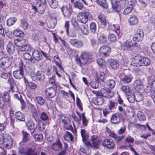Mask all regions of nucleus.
Masks as SVG:
<instances>
[{
  "instance_id": "nucleus-1",
  "label": "nucleus",
  "mask_w": 155,
  "mask_h": 155,
  "mask_svg": "<svg viewBox=\"0 0 155 155\" xmlns=\"http://www.w3.org/2000/svg\"><path fill=\"white\" fill-rule=\"evenodd\" d=\"M92 17V15L88 12H80L77 17L78 21L83 24H86L88 21V18Z\"/></svg>"
},
{
  "instance_id": "nucleus-2",
  "label": "nucleus",
  "mask_w": 155,
  "mask_h": 155,
  "mask_svg": "<svg viewBox=\"0 0 155 155\" xmlns=\"http://www.w3.org/2000/svg\"><path fill=\"white\" fill-rule=\"evenodd\" d=\"M71 22L75 29L79 31H81L85 35L88 34L87 29L84 25L79 24L75 18H72L71 20Z\"/></svg>"
},
{
  "instance_id": "nucleus-3",
  "label": "nucleus",
  "mask_w": 155,
  "mask_h": 155,
  "mask_svg": "<svg viewBox=\"0 0 155 155\" xmlns=\"http://www.w3.org/2000/svg\"><path fill=\"white\" fill-rule=\"evenodd\" d=\"M91 139L92 141V144L90 142L87 141L85 145L88 147L91 146V147H93L96 149L97 148L100 143L98 137L96 135H92L91 137Z\"/></svg>"
},
{
  "instance_id": "nucleus-4",
  "label": "nucleus",
  "mask_w": 155,
  "mask_h": 155,
  "mask_svg": "<svg viewBox=\"0 0 155 155\" xmlns=\"http://www.w3.org/2000/svg\"><path fill=\"white\" fill-rule=\"evenodd\" d=\"M110 51V48L106 45L102 46L100 48L99 50L100 55L103 57L108 56Z\"/></svg>"
},
{
  "instance_id": "nucleus-5",
  "label": "nucleus",
  "mask_w": 155,
  "mask_h": 155,
  "mask_svg": "<svg viewBox=\"0 0 155 155\" xmlns=\"http://www.w3.org/2000/svg\"><path fill=\"white\" fill-rule=\"evenodd\" d=\"M144 37V33L143 30L137 29L135 34L134 35L133 40L135 41H142Z\"/></svg>"
},
{
  "instance_id": "nucleus-6",
  "label": "nucleus",
  "mask_w": 155,
  "mask_h": 155,
  "mask_svg": "<svg viewBox=\"0 0 155 155\" xmlns=\"http://www.w3.org/2000/svg\"><path fill=\"white\" fill-rule=\"evenodd\" d=\"M81 56L83 64H86L88 62H90L93 61L92 56L86 52H82Z\"/></svg>"
},
{
  "instance_id": "nucleus-7",
  "label": "nucleus",
  "mask_w": 155,
  "mask_h": 155,
  "mask_svg": "<svg viewBox=\"0 0 155 155\" xmlns=\"http://www.w3.org/2000/svg\"><path fill=\"white\" fill-rule=\"evenodd\" d=\"M61 9L64 17L67 18H69L71 16L73 12V10L70 7L69 8L66 5L63 6Z\"/></svg>"
},
{
  "instance_id": "nucleus-8",
  "label": "nucleus",
  "mask_w": 155,
  "mask_h": 155,
  "mask_svg": "<svg viewBox=\"0 0 155 155\" xmlns=\"http://www.w3.org/2000/svg\"><path fill=\"white\" fill-rule=\"evenodd\" d=\"M11 64V59L8 57H3L0 59V66L3 67V68H8Z\"/></svg>"
},
{
  "instance_id": "nucleus-9",
  "label": "nucleus",
  "mask_w": 155,
  "mask_h": 155,
  "mask_svg": "<svg viewBox=\"0 0 155 155\" xmlns=\"http://www.w3.org/2000/svg\"><path fill=\"white\" fill-rule=\"evenodd\" d=\"M68 42L71 45L77 48H82L83 45L82 41L77 39H70Z\"/></svg>"
},
{
  "instance_id": "nucleus-10",
  "label": "nucleus",
  "mask_w": 155,
  "mask_h": 155,
  "mask_svg": "<svg viewBox=\"0 0 155 155\" xmlns=\"http://www.w3.org/2000/svg\"><path fill=\"white\" fill-rule=\"evenodd\" d=\"M50 87L45 89V93L48 98H52L55 96L56 94V88Z\"/></svg>"
},
{
  "instance_id": "nucleus-11",
  "label": "nucleus",
  "mask_w": 155,
  "mask_h": 155,
  "mask_svg": "<svg viewBox=\"0 0 155 155\" xmlns=\"http://www.w3.org/2000/svg\"><path fill=\"white\" fill-rule=\"evenodd\" d=\"M13 74L14 78L16 79H20L24 77V72L23 70L20 68L13 73Z\"/></svg>"
},
{
  "instance_id": "nucleus-12",
  "label": "nucleus",
  "mask_w": 155,
  "mask_h": 155,
  "mask_svg": "<svg viewBox=\"0 0 155 155\" xmlns=\"http://www.w3.org/2000/svg\"><path fill=\"white\" fill-rule=\"evenodd\" d=\"M12 142L13 140L11 137L8 136L5 138L2 144L6 148L9 149L12 145Z\"/></svg>"
},
{
  "instance_id": "nucleus-13",
  "label": "nucleus",
  "mask_w": 155,
  "mask_h": 155,
  "mask_svg": "<svg viewBox=\"0 0 155 155\" xmlns=\"http://www.w3.org/2000/svg\"><path fill=\"white\" fill-rule=\"evenodd\" d=\"M103 146L108 149H113L115 146L114 143L111 139H106L102 142Z\"/></svg>"
},
{
  "instance_id": "nucleus-14",
  "label": "nucleus",
  "mask_w": 155,
  "mask_h": 155,
  "mask_svg": "<svg viewBox=\"0 0 155 155\" xmlns=\"http://www.w3.org/2000/svg\"><path fill=\"white\" fill-rule=\"evenodd\" d=\"M151 62L149 59L147 58L142 56V59L137 63L135 66L136 67H140L142 66H147L150 64Z\"/></svg>"
},
{
  "instance_id": "nucleus-15",
  "label": "nucleus",
  "mask_w": 155,
  "mask_h": 155,
  "mask_svg": "<svg viewBox=\"0 0 155 155\" xmlns=\"http://www.w3.org/2000/svg\"><path fill=\"white\" fill-rule=\"evenodd\" d=\"M112 8L115 12L118 13L120 11L122 8L118 1L116 0H111Z\"/></svg>"
},
{
  "instance_id": "nucleus-16",
  "label": "nucleus",
  "mask_w": 155,
  "mask_h": 155,
  "mask_svg": "<svg viewBox=\"0 0 155 155\" xmlns=\"http://www.w3.org/2000/svg\"><path fill=\"white\" fill-rule=\"evenodd\" d=\"M132 55L134 57L133 62L134 63V66H135V65H136L137 63L141 60V59H142V56L137 52H133Z\"/></svg>"
},
{
  "instance_id": "nucleus-17",
  "label": "nucleus",
  "mask_w": 155,
  "mask_h": 155,
  "mask_svg": "<svg viewBox=\"0 0 155 155\" xmlns=\"http://www.w3.org/2000/svg\"><path fill=\"white\" fill-rule=\"evenodd\" d=\"M62 145L60 140H58L53 143L51 146V149L55 151L60 150L62 148Z\"/></svg>"
},
{
  "instance_id": "nucleus-18",
  "label": "nucleus",
  "mask_w": 155,
  "mask_h": 155,
  "mask_svg": "<svg viewBox=\"0 0 155 155\" xmlns=\"http://www.w3.org/2000/svg\"><path fill=\"white\" fill-rule=\"evenodd\" d=\"M97 97L94 98L92 101V103L97 105H101L104 103L105 100L103 97L101 96H97Z\"/></svg>"
},
{
  "instance_id": "nucleus-19",
  "label": "nucleus",
  "mask_w": 155,
  "mask_h": 155,
  "mask_svg": "<svg viewBox=\"0 0 155 155\" xmlns=\"http://www.w3.org/2000/svg\"><path fill=\"white\" fill-rule=\"evenodd\" d=\"M120 117L118 114L115 113L111 116L110 122L114 124H118L120 122Z\"/></svg>"
},
{
  "instance_id": "nucleus-20",
  "label": "nucleus",
  "mask_w": 155,
  "mask_h": 155,
  "mask_svg": "<svg viewBox=\"0 0 155 155\" xmlns=\"http://www.w3.org/2000/svg\"><path fill=\"white\" fill-rule=\"evenodd\" d=\"M108 62L110 66L114 69H117L119 67V62L116 60H109Z\"/></svg>"
},
{
  "instance_id": "nucleus-21",
  "label": "nucleus",
  "mask_w": 155,
  "mask_h": 155,
  "mask_svg": "<svg viewBox=\"0 0 155 155\" xmlns=\"http://www.w3.org/2000/svg\"><path fill=\"white\" fill-rule=\"evenodd\" d=\"M33 98L35 103L40 106L43 105L45 103V101L43 98L41 96H37L35 97V98L32 97L31 98V100H32V98Z\"/></svg>"
},
{
  "instance_id": "nucleus-22",
  "label": "nucleus",
  "mask_w": 155,
  "mask_h": 155,
  "mask_svg": "<svg viewBox=\"0 0 155 155\" xmlns=\"http://www.w3.org/2000/svg\"><path fill=\"white\" fill-rule=\"evenodd\" d=\"M32 56L34 59L37 61H40L42 58L40 52L37 50H35L32 53Z\"/></svg>"
},
{
  "instance_id": "nucleus-23",
  "label": "nucleus",
  "mask_w": 155,
  "mask_h": 155,
  "mask_svg": "<svg viewBox=\"0 0 155 155\" xmlns=\"http://www.w3.org/2000/svg\"><path fill=\"white\" fill-rule=\"evenodd\" d=\"M99 21L100 22L102 27L104 28L106 26L107 21L105 16L103 14H100L98 16Z\"/></svg>"
},
{
  "instance_id": "nucleus-24",
  "label": "nucleus",
  "mask_w": 155,
  "mask_h": 155,
  "mask_svg": "<svg viewBox=\"0 0 155 155\" xmlns=\"http://www.w3.org/2000/svg\"><path fill=\"white\" fill-rule=\"evenodd\" d=\"M128 21L130 25H135L137 23L138 19L136 16L133 15L130 16Z\"/></svg>"
},
{
  "instance_id": "nucleus-25",
  "label": "nucleus",
  "mask_w": 155,
  "mask_h": 155,
  "mask_svg": "<svg viewBox=\"0 0 155 155\" xmlns=\"http://www.w3.org/2000/svg\"><path fill=\"white\" fill-rule=\"evenodd\" d=\"M7 50L10 54H13L15 51V47L14 44L11 41H9L7 46Z\"/></svg>"
},
{
  "instance_id": "nucleus-26",
  "label": "nucleus",
  "mask_w": 155,
  "mask_h": 155,
  "mask_svg": "<svg viewBox=\"0 0 155 155\" xmlns=\"http://www.w3.org/2000/svg\"><path fill=\"white\" fill-rule=\"evenodd\" d=\"M134 87L135 89H141L143 88V82L140 80H137L134 83Z\"/></svg>"
},
{
  "instance_id": "nucleus-27",
  "label": "nucleus",
  "mask_w": 155,
  "mask_h": 155,
  "mask_svg": "<svg viewBox=\"0 0 155 155\" xmlns=\"http://www.w3.org/2000/svg\"><path fill=\"white\" fill-rule=\"evenodd\" d=\"M81 133L82 137V140L85 144L87 142V140L88 137V134L87 131L84 129L81 130Z\"/></svg>"
},
{
  "instance_id": "nucleus-28",
  "label": "nucleus",
  "mask_w": 155,
  "mask_h": 155,
  "mask_svg": "<svg viewBox=\"0 0 155 155\" xmlns=\"http://www.w3.org/2000/svg\"><path fill=\"white\" fill-rule=\"evenodd\" d=\"M106 84L109 90L112 89L115 87V82L113 79H109L107 81Z\"/></svg>"
},
{
  "instance_id": "nucleus-29",
  "label": "nucleus",
  "mask_w": 155,
  "mask_h": 155,
  "mask_svg": "<svg viewBox=\"0 0 155 155\" xmlns=\"http://www.w3.org/2000/svg\"><path fill=\"white\" fill-rule=\"evenodd\" d=\"M15 118L21 121L25 120V116L24 114L20 111H18L15 114Z\"/></svg>"
},
{
  "instance_id": "nucleus-30",
  "label": "nucleus",
  "mask_w": 155,
  "mask_h": 155,
  "mask_svg": "<svg viewBox=\"0 0 155 155\" xmlns=\"http://www.w3.org/2000/svg\"><path fill=\"white\" fill-rule=\"evenodd\" d=\"M22 141L24 142H27L30 139V134L27 133L26 131L23 130L22 131Z\"/></svg>"
},
{
  "instance_id": "nucleus-31",
  "label": "nucleus",
  "mask_w": 155,
  "mask_h": 155,
  "mask_svg": "<svg viewBox=\"0 0 155 155\" xmlns=\"http://www.w3.org/2000/svg\"><path fill=\"white\" fill-rule=\"evenodd\" d=\"M25 124L28 129L30 130H33L34 129L35 124L32 120H27L25 122Z\"/></svg>"
},
{
  "instance_id": "nucleus-32",
  "label": "nucleus",
  "mask_w": 155,
  "mask_h": 155,
  "mask_svg": "<svg viewBox=\"0 0 155 155\" xmlns=\"http://www.w3.org/2000/svg\"><path fill=\"white\" fill-rule=\"evenodd\" d=\"M81 120H82V125L81 128L86 127L88 123V120L85 116L84 113H82V117L80 119V121Z\"/></svg>"
},
{
  "instance_id": "nucleus-33",
  "label": "nucleus",
  "mask_w": 155,
  "mask_h": 155,
  "mask_svg": "<svg viewBox=\"0 0 155 155\" xmlns=\"http://www.w3.org/2000/svg\"><path fill=\"white\" fill-rule=\"evenodd\" d=\"M26 41L25 39H22L21 40L17 39L15 40L14 42L15 45L17 47L21 48L25 44Z\"/></svg>"
},
{
  "instance_id": "nucleus-34",
  "label": "nucleus",
  "mask_w": 155,
  "mask_h": 155,
  "mask_svg": "<svg viewBox=\"0 0 155 155\" xmlns=\"http://www.w3.org/2000/svg\"><path fill=\"white\" fill-rule=\"evenodd\" d=\"M121 89L122 91L124 92L127 95L131 94L132 91L128 86H123Z\"/></svg>"
},
{
  "instance_id": "nucleus-35",
  "label": "nucleus",
  "mask_w": 155,
  "mask_h": 155,
  "mask_svg": "<svg viewBox=\"0 0 155 155\" xmlns=\"http://www.w3.org/2000/svg\"><path fill=\"white\" fill-rule=\"evenodd\" d=\"M64 139L67 141H72L74 140V137L72 134L69 132L66 131L64 136Z\"/></svg>"
},
{
  "instance_id": "nucleus-36",
  "label": "nucleus",
  "mask_w": 155,
  "mask_h": 155,
  "mask_svg": "<svg viewBox=\"0 0 155 155\" xmlns=\"http://www.w3.org/2000/svg\"><path fill=\"white\" fill-rule=\"evenodd\" d=\"M133 8V5L131 4L127 5L124 10L123 14L126 15L130 13L132 11Z\"/></svg>"
},
{
  "instance_id": "nucleus-37",
  "label": "nucleus",
  "mask_w": 155,
  "mask_h": 155,
  "mask_svg": "<svg viewBox=\"0 0 155 155\" xmlns=\"http://www.w3.org/2000/svg\"><path fill=\"white\" fill-rule=\"evenodd\" d=\"M97 3L104 8H107L108 5L107 2L105 0H96Z\"/></svg>"
},
{
  "instance_id": "nucleus-38",
  "label": "nucleus",
  "mask_w": 155,
  "mask_h": 155,
  "mask_svg": "<svg viewBox=\"0 0 155 155\" xmlns=\"http://www.w3.org/2000/svg\"><path fill=\"white\" fill-rule=\"evenodd\" d=\"M8 83L10 84V90L12 92H14V86L15 83L14 81V79L12 77L9 78L8 80Z\"/></svg>"
},
{
  "instance_id": "nucleus-39",
  "label": "nucleus",
  "mask_w": 155,
  "mask_h": 155,
  "mask_svg": "<svg viewBox=\"0 0 155 155\" xmlns=\"http://www.w3.org/2000/svg\"><path fill=\"white\" fill-rule=\"evenodd\" d=\"M134 95L135 100L137 102H140L143 99V95L140 92H137L135 93Z\"/></svg>"
},
{
  "instance_id": "nucleus-40",
  "label": "nucleus",
  "mask_w": 155,
  "mask_h": 155,
  "mask_svg": "<svg viewBox=\"0 0 155 155\" xmlns=\"http://www.w3.org/2000/svg\"><path fill=\"white\" fill-rule=\"evenodd\" d=\"M133 78L130 75L125 76L122 80V82L125 84L129 83L131 81Z\"/></svg>"
},
{
  "instance_id": "nucleus-41",
  "label": "nucleus",
  "mask_w": 155,
  "mask_h": 155,
  "mask_svg": "<svg viewBox=\"0 0 155 155\" xmlns=\"http://www.w3.org/2000/svg\"><path fill=\"white\" fill-rule=\"evenodd\" d=\"M17 20L15 17L10 18L7 21V25L8 26H10L13 25Z\"/></svg>"
},
{
  "instance_id": "nucleus-42",
  "label": "nucleus",
  "mask_w": 155,
  "mask_h": 155,
  "mask_svg": "<svg viewBox=\"0 0 155 155\" xmlns=\"http://www.w3.org/2000/svg\"><path fill=\"white\" fill-rule=\"evenodd\" d=\"M137 115L138 118L140 121H143L146 120V117L143 112L141 111H139Z\"/></svg>"
},
{
  "instance_id": "nucleus-43",
  "label": "nucleus",
  "mask_w": 155,
  "mask_h": 155,
  "mask_svg": "<svg viewBox=\"0 0 155 155\" xmlns=\"http://www.w3.org/2000/svg\"><path fill=\"white\" fill-rule=\"evenodd\" d=\"M50 6L52 8H56L58 5V3L55 0H48Z\"/></svg>"
},
{
  "instance_id": "nucleus-44",
  "label": "nucleus",
  "mask_w": 155,
  "mask_h": 155,
  "mask_svg": "<svg viewBox=\"0 0 155 155\" xmlns=\"http://www.w3.org/2000/svg\"><path fill=\"white\" fill-rule=\"evenodd\" d=\"M107 91L104 88H102L101 89L99 92L96 93L97 96H101L105 98L106 94H107Z\"/></svg>"
},
{
  "instance_id": "nucleus-45",
  "label": "nucleus",
  "mask_w": 155,
  "mask_h": 155,
  "mask_svg": "<svg viewBox=\"0 0 155 155\" xmlns=\"http://www.w3.org/2000/svg\"><path fill=\"white\" fill-rule=\"evenodd\" d=\"M13 34L14 36L17 37H23L24 35L22 31L17 29L15 30Z\"/></svg>"
},
{
  "instance_id": "nucleus-46",
  "label": "nucleus",
  "mask_w": 155,
  "mask_h": 155,
  "mask_svg": "<svg viewBox=\"0 0 155 155\" xmlns=\"http://www.w3.org/2000/svg\"><path fill=\"white\" fill-rule=\"evenodd\" d=\"M118 1L122 8L129 5V2L128 0H120Z\"/></svg>"
},
{
  "instance_id": "nucleus-47",
  "label": "nucleus",
  "mask_w": 155,
  "mask_h": 155,
  "mask_svg": "<svg viewBox=\"0 0 155 155\" xmlns=\"http://www.w3.org/2000/svg\"><path fill=\"white\" fill-rule=\"evenodd\" d=\"M124 137V135L121 136H117L116 134L113 138L114 139L115 142L117 143H120Z\"/></svg>"
},
{
  "instance_id": "nucleus-48",
  "label": "nucleus",
  "mask_w": 155,
  "mask_h": 155,
  "mask_svg": "<svg viewBox=\"0 0 155 155\" xmlns=\"http://www.w3.org/2000/svg\"><path fill=\"white\" fill-rule=\"evenodd\" d=\"M36 80H38L41 81L43 80L44 78V74L41 73L40 71H38L36 74Z\"/></svg>"
},
{
  "instance_id": "nucleus-49",
  "label": "nucleus",
  "mask_w": 155,
  "mask_h": 155,
  "mask_svg": "<svg viewBox=\"0 0 155 155\" xmlns=\"http://www.w3.org/2000/svg\"><path fill=\"white\" fill-rule=\"evenodd\" d=\"M135 41L130 40H127L126 42V46L127 48L131 47L133 46H134L135 45Z\"/></svg>"
},
{
  "instance_id": "nucleus-50",
  "label": "nucleus",
  "mask_w": 155,
  "mask_h": 155,
  "mask_svg": "<svg viewBox=\"0 0 155 155\" xmlns=\"http://www.w3.org/2000/svg\"><path fill=\"white\" fill-rule=\"evenodd\" d=\"M98 40L100 43L104 44L107 41V38L104 34H103L99 37Z\"/></svg>"
},
{
  "instance_id": "nucleus-51",
  "label": "nucleus",
  "mask_w": 155,
  "mask_h": 155,
  "mask_svg": "<svg viewBox=\"0 0 155 155\" xmlns=\"http://www.w3.org/2000/svg\"><path fill=\"white\" fill-rule=\"evenodd\" d=\"M117 104V103H115L111 100H109L108 104V107L109 110H111L115 108V105Z\"/></svg>"
},
{
  "instance_id": "nucleus-52",
  "label": "nucleus",
  "mask_w": 155,
  "mask_h": 155,
  "mask_svg": "<svg viewBox=\"0 0 155 155\" xmlns=\"http://www.w3.org/2000/svg\"><path fill=\"white\" fill-rule=\"evenodd\" d=\"M90 27L91 31L93 33L96 32L97 27L96 23L94 22H91L90 25Z\"/></svg>"
},
{
  "instance_id": "nucleus-53",
  "label": "nucleus",
  "mask_w": 155,
  "mask_h": 155,
  "mask_svg": "<svg viewBox=\"0 0 155 155\" xmlns=\"http://www.w3.org/2000/svg\"><path fill=\"white\" fill-rule=\"evenodd\" d=\"M69 22L68 21H65L64 25V28L66 32L67 33V35L68 36H70L71 35H70L69 29Z\"/></svg>"
},
{
  "instance_id": "nucleus-54",
  "label": "nucleus",
  "mask_w": 155,
  "mask_h": 155,
  "mask_svg": "<svg viewBox=\"0 0 155 155\" xmlns=\"http://www.w3.org/2000/svg\"><path fill=\"white\" fill-rule=\"evenodd\" d=\"M23 56L25 59L32 62L33 59L31 55L29 53L26 52L23 53Z\"/></svg>"
},
{
  "instance_id": "nucleus-55",
  "label": "nucleus",
  "mask_w": 155,
  "mask_h": 155,
  "mask_svg": "<svg viewBox=\"0 0 155 155\" xmlns=\"http://www.w3.org/2000/svg\"><path fill=\"white\" fill-rule=\"evenodd\" d=\"M26 148L23 146H20L18 148V153L21 155H24L26 152Z\"/></svg>"
},
{
  "instance_id": "nucleus-56",
  "label": "nucleus",
  "mask_w": 155,
  "mask_h": 155,
  "mask_svg": "<svg viewBox=\"0 0 155 155\" xmlns=\"http://www.w3.org/2000/svg\"><path fill=\"white\" fill-rule=\"evenodd\" d=\"M40 117L41 119L43 120L46 121L49 119L48 115L44 112H42L40 114Z\"/></svg>"
},
{
  "instance_id": "nucleus-57",
  "label": "nucleus",
  "mask_w": 155,
  "mask_h": 155,
  "mask_svg": "<svg viewBox=\"0 0 155 155\" xmlns=\"http://www.w3.org/2000/svg\"><path fill=\"white\" fill-rule=\"evenodd\" d=\"M26 155H37V153L34 152V150L31 148H29L26 151Z\"/></svg>"
},
{
  "instance_id": "nucleus-58",
  "label": "nucleus",
  "mask_w": 155,
  "mask_h": 155,
  "mask_svg": "<svg viewBox=\"0 0 155 155\" xmlns=\"http://www.w3.org/2000/svg\"><path fill=\"white\" fill-rule=\"evenodd\" d=\"M45 126V124L42 122V121L40 120L38 121V129L39 130H44Z\"/></svg>"
},
{
  "instance_id": "nucleus-59",
  "label": "nucleus",
  "mask_w": 155,
  "mask_h": 155,
  "mask_svg": "<svg viewBox=\"0 0 155 155\" xmlns=\"http://www.w3.org/2000/svg\"><path fill=\"white\" fill-rule=\"evenodd\" d=\"M108 39L110 40V41L114 42L117 41V38L116 35L113 34H110L108 35Z\"/></svg>"
},
{
  "instance_id": "nucleus-60",
  "label": "nucleus",
  "mask_w": 155,
  "mask_h": 155,
  "mask_svg": "<svg viewBox=\"0 0 155 155\" xmlns=\"http://www.w3.org/2000/svg\"><path fill=\"white\" fill-rule=\"evenodd\" d=\"M21 26L24 30H27L28 27V24L25 19L21 20Z\"/></svg>"
},
{
  "instance_id": "nucleus-61",
  "label": "nucleus",
  "mask_w": 155,
  "mask_h": 155,
  "mask_svg": "<svg viewBox=\"0 0 155 155\" xmlns=\"http://www.w3.org/2000/svg\"><path fill=\"white\" fill-rule=\"evenodd\" d=\"M74 6L76 8L80 10L82 9L84 7L83 4L79 1H77L74 3Z\"/></svg>"
},
{
  "instance_id": "nucleus-62",
  "label": "nucleus",
  "mask_w": 155,
  "mask_h": 155,
  "mask_svg": "<svg viewBox=\"0 0 155 155\" xmlns=\"http://www.w3.org/2000/svg\"><path fill=\"white\" fill-rule=\"evenodd\" d=\"M4 100L5 102L9 103L10 102V96L8 93L7 92H5L4 93Z\"/></svg>"
},
{
  "instance_id": "nucleus-63",
  "label": "nucleus",
  "mask_w": 155,
  "mask_h": 155,
  "mask_svg": "<svg viewBox=\"0 0 155 155\" xmlns=\"http://www.w3.org/2000/svg\"><path fill=\"white\" fill-rule=\"evenodd\" d=\"M45 5L39 4V6L38 8L37 12L40 14H42L45 11Z\"/></svg>"
},
{
  "instance_id": "nucleus-64",
  "label": "nucleus",
  "mask_w": 155,
  "mask_h": 155,
  "mask_svg": "<svg viewBox=\"0 0 155 155\" xmlns=\"http://www.w3.org/2000/svg\"><path fill=\"white\" fill-rule=\"evenodd\" d=\"M68 118L66 116L63 115H59V117L58 118V120L60 124H61L66 120L65 118Z\"/></svg>"
}]
</instances>
